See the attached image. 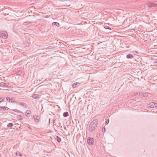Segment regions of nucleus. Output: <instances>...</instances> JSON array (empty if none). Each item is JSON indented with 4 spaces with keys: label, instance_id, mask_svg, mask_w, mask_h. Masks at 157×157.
<instances>
[{
    "label": "nucleus",
    "instance_id": "nucleus-24",
    "mask_svg": "<svg viewBox=\"0 0 157 157\" xmlns=\"http://www.w3.org/2000/svg\"><path fill=\"white\" fill-rule=\"evenodd\" d=\"M10 98L9 97H7L6 98V100L9 101L10 100Z\"/></svg>",
    "mask_w": 157,
    "mask_h": 157
},
{
    "label": "nucleus",
    "instance_id": "nucleus-6",
    "mask_svg": "<svg viewBox=\"0 0 157 157\" xmlns=\"http://www.w3.org/2000/svg\"><path fill=\"white\" fill-rule=\"evenodd\" d=\"M149 107L153 108L157 107V103L155 102H151L149 104Z\"/></svg>",
    "mask_w": 157,
    "mask_h": 157
},
{
    "label": "nucleus",
    "instance_id": "nucleus-27",
    "mask_svg": "<svg viewBox=\"0 0 157 157\" xmlns=\"http://www.w3.org/2000/svg\"><path fill=\"white\" fill-rule=\"evenodd\" d=\"M155 63H157V59L156 60H155Z\"/></svg>",
    "mask_w": 157,
    "mask_h": 157
},
{
    "label": "nucleus",
    "instance_id": "nucleus-13",
    "mask_svg": "<svg viewBox=\"0 0 157 157\" xmlns=\"http://www.w3.org/2000/svg\"><path fill=\"white\" fill-rule=\"evenodd\" d=\"M68 116V113L67 112H65L63 113V116L64 117H67Z\"/></svg>",
    "mask_w": 157,
    "mask_h": 157
},
{
    "label": "nucleus",
    "instance_id": "nucleus-21",
    "mask_svg": "<svg viewBox=\"0 0 157 157\" xmlns=\"http://www.w3.org/2000/svg\"><path fill=\"white\" fill-rule=\"evenodd\" d=\"M109 119H107L106 120V121L105 123L106 124H108V123H109Z\"/></svg>",
    "mask_w": 157,
    "mask_h": 157
},
{
    "label": "nucleus",
    "instance_id": "nucleus-10",
    "mask_svg": "<svg viewBox=\"0 0 157 157\" xmlns=\"http://www.w3.org/2000/svg\"><path fill=\"white\" fill-rule=\"evenodd\" d=\"M52 25H56L57 27H59L60 25L58 23L56 22H53Z\"/></svg>",
    "mask_w": 157,
    "mask_h": 157
},
{
    "label": "nucleus",
    "instance_id": "nucleus-8",
    "mask_svg": "<svg viewBox=\"0 0 157 157\" xmlns=\"http://www.w3.org/2000/svg\"><path fill=\"white\" fill-rule=\"evenodd\" d=\"M40 118L39 116H36V118H34V119L35 121L36 122H39V120Z\"/></svg>",
    "mask_w": 157,
    "mask_h": 157
},
{
    "label": "nucleus",
    "instance_id": "nucleus-1",
    "mask_svg": "<svg viewBox=\"0 0 157 157\" xmlns=\"http://www.w3.org/2000/svg\"><path fill=\"white\" fill-rule=\"evenodd\" d=\"M98 122V121L97 119L93 120L89 125V130L91 132L95 130L97 126Z\"/></svg>",
    "mask_w": 157,
    "mask_h": 157
},
{
    "label": "nucleus",
    "instance_id": "nucleus-2",
    "mask_svg": "<svg viewBox=\"0 0 157 157\" xmlns=\"http://www.w3.org/2000/svg\"><path fill=\"white\" fill-rule=\"evenodd\" d=\"M0 87L1 89L8 90V89L9 88L8 83L3 82L0 83Z\"/></svg>",
    "mask_w": 157,
    "mask_h": 157
},
{
    "label": "nucleus",
    "instance_id": "nucleus-26",
    "mask_svg": "<svg viewBox=\"0 0 157 157\" xmlns=\"http://www.w3.org/2000/svg\"><path fill=\"white\" fill-rule=\"evenodd\" d=\"M20 104V105H23V104H24L23 105H25L26 104H25L24 103L22 102Z\"/></svg>",
    "mask_w": 157,
    "mask_h": 157
},
{
    "label": "nucleus",
    "instance_id": "nucleus-14",
    "mask_svg": "<svg viewBox=\"0 0 157 157\" xmlns=\"http://www.w3.org/2000/svg\"><path fill=\"white\" fill-rule=\"evenodd\" d=\"M56 139L57 141L59 142L60 143L61 141V138L59 137L58 136H56Z\"/></svg>",
    "mask_w": 157,
    "mask_h": 157
},
{
    "label": "nucleus",
    "instance_id": "nucleus-22",
    "mask_svg": "<svg viewBox=\"0 0 157 157\" xmlns=\"http://www.w3.org/2000/svg\"><path fill=\"white\" fill-rule=\"evenodd\" d=\"M105 128H102V131L104 133L105 132Z\"/></svg>",
    "mask_w": 157,
    "mask_h": 157
},
{
    "label": "nucleus",
    "instance_id": "nucleus-29",
    "mask_svg": "<svg viewBox=\"0 0 157 157\" xmlns=\"http://www.w3.org/2000/svg\"><path fill=\"white\" fill-rule=\"evenodd\" d=\"M26 45H29V44H27Z\"/></svg>",
    "mask_w": 157,
    "mask_h": 157
},
{
    "label": "nucleus",
    "instance_id": "nucleus-19",
    "mask_svg": "<svg viewBox=\"0 0 157 157\" xmlns=\"http://www.w3.org/2000/svg\"><path fill=\"white\" fill-rule=\"evenodd\" d=\"M104 28L105 29H109V30H111V28L109 27L108 26H105V27H104Z\"/></svg>",
    "mask_w": 157,
    "mask_h": 157
},
{
    "label": "nucleus",
    "instance_id": "nucleus-28",
    "mask_svg": "<svg viewBox=\"0 0 157 157\" xmlns=\"http://www.w3.org/2000/svg\"><path fill=\"white\" fill-rule=\"evenodd\" d=\"M26 45H29V44H27Z\"/></svg>",
    "mask_w": 157,
    "mask_h": 157
},
{
    "label": "nucleus",
    "instance_id": "nucleus-7",
    "mask_svg": "<svg viewBox=\"0 0 157 157\" xmlns=\"http://www.w3.org/2000/svg\"><path fill=\"white\" fill-rule=\"evenodd\" d=\"M40 96V95H39L38 94H35L33 95L31 97L34 99H37L39 98Z\"/></svg>",
    "mask_w": 157,
    "mask_h": 157
},
{
    "label": "nucleus",
    "instance_id": "nucleus-9",
    "mask_svg": "<svg viewBox=\"0 0 157 157\" xmlns=\"http://www.w3.org/2000/svg\"><path fill=\"white\" fill-rule=\"evenodd\" d=\"M126 57L128 59H132L133 58V56L132 55L128 54L127 55Z\"/></svg>",
    "mask_w": 157,
    "mask_h": 157
},
{
    "label": "nucleus",
    "instance_id": "nucleus-5",
    "mask_svg": "<svg viewBox=\"0 0 157 157\" xmlns=\"http://www.w3.org/2000/svg\"><path fill=\"white\" fill-rule=\"evenodd\" d=\"M88 144L89 145H92L93 144L94 140L93 138L89 137L87 140Z\"/></svg>",
    "mask_w": 157,
    "mask_h": 157
},
{
    "label": "nucleus",
    "instance_id": "nucleus-23",
    "mask_svg": "<svg viewBox=\"0 0 157 157\" xmlns=\"http://www.w3.org/2000/svg\"><path fill=\"white\" fill-rule=\"evenodd\" d=\"M12 111L15 112H18L19 111L17 109H13L12 110Z\"/></svg>",
    "mask_w": 157,
    "mask_h": 157
},
{
    "label": "nucleus",
    "instance_id": "nucleus-18",
    "mask_svg": "<svg viewBox=\"0 0 157 157\" xmlns=\"http://www.w3.org/2000/svg\"><path fill=\"white\" fill-rule=\"evenodd\" d=\"M9 101L12 103H14L15 102L14 100L12 98H10V100Z\"/></svg>",
    "mask_w": 157,
    "mask_h": 157
},
{
    "label": "nucleus",
    "instance_id": "nucleus-12",
    "mask_svg": "<svg viewBox=\"0 0 157 157\" xmlns=\"http://www.w3.org/2000/svg\"><path fill=\"white\" fill-rule=\"evenodd\" d=\"M31 113V111L30 110H27L26 113H25V115L26 116H28Z\"/></svg>",
    "mask_w": 157,
    "mask_h": 157
},
{
    "label": "nucleus",
    "instance_id": "nucleus-17",
    "mask_svg": "<svg viewBox=\"0 0 157 157\" xmlns=\"http://www.w3.org/2000/svg\"><path fill=\"white\" fill-rule=\"evenodd\" d=\"M78 84L77 83H74L72 85V87L73 88H75L76 87Z\"/></svg>",
    "mask_w": 157,
    "mask_h": 157
},
{
    "label": "nucleus",
    "instance_id": "nucleus-16",
    "mask_svg": "<svg viewBox=\"0 0 157 157\" xmlns=\"http://www.w3.org/2000/svg\"><path fill=\"white\" fill-rule=\"evenodd\" d=\"M13 126V124L12 123H10L9 124L7 125V126L8 127H10V128H11Z\"/></svg>",
    "mask_w": 157,
    "mask_h": 157
},
{
    "label": "nucleus",
    "instance_id": "nucleus-25",
    "mask_svg": "<svg viewBox=\"0 0 157 157\" xmlns=\"http://www.w3.org/2000/svg\"><path fill=\"white\" fill-rule=\"evenodd\" d=\"M3 101V99L2 98H0V102H1Z\"/></svg>",
    "mask_w": 157,
    "mask_h": 157
},
{
    "label": "nucleus",
    "instance_id": "nucleus-3",
    "mask_svg": "<svg viewBox=\"0 0 157 157\" xmlns=\"http://www.w3.org/2000/svg\"><path fill=\"white\" fill-rule=\"evenodd\" d=\"M157 2H150L147 3V6L149 8L157 7Z\"/></svg>",
    "mask_w": 157,
    "mask_h": 157
},
{
    "label": "nucleus",
    "instance_id": "nucleus-11",
    "mask_svg": "<svg viewBox=\"0 0 157 157\" xmlns=\"http://www.w3.org/2000/svg\"><path fill=\"white\" fill-rule=\"evenodd\" d=\"M9 109L7 107H5V106H0V110L2 109H7L8 110Z\"/></svg>",
    "mask_w": 157,
    "mask_h": 157
},
{
    "label": "nucleus",
    "instance_id": "nucleus-4",
    "mask_svg": "<svg viewBox=\"0 0 157 157\" xmlns=\"http://www.w3.org/2000/svg\"><path fill=\"white\" fill-rule=\"evenodd\" d=\"M7 33L6 31H2L0 32V36L3 38L5 39L7 38Z\"/></svg>",
    "mask_w": 157,
    "mask_h": 157
},
{
    "label": "nucleus",
    "instance_id": "nucleus-15",
    "mask_svg": "<svg viewBox=\"0 0 157 157\" xmlns=\"http://www.w3.org/2000/svg\"><path fill=\"white\" fill-rule=\"evenodd\" d=\"M16 155H19L20 156H22V154H21L18 151L16 153Z\"/></svg>",
    "mask_w": 157,
    "mask_h": 157
},
{
    "label": "nucleus",
    "instance_id": "nucleus-20",
    "mask_svg": "<svg viewBox=\"0 0 157 157\" xmlns=\"http://www.w3.org/2000/svg\"><path fill=\"white\" fill-rule=\"evenodd\" d=\"M16 73L17 74L20 75L21 74H22V72L21 71H18Z\"/></svg>",
    "mask_w": 157,
    "mask_h": 157
}]
</instances>
